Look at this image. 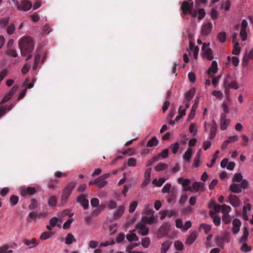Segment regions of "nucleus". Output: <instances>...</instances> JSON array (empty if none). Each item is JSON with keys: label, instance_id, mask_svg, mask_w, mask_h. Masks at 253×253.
<instances>
[{"label": "nucleus", "instance_id": "nucleus-47", "mask_svg": "<svg viewBox=\"0 0 253 253\" xmlns=\"http://www.w3.org/2000/svg\"><path fill=\"white\" fill-rule=\"evenodd\" d=\"M174 247L175 249L178 251H182L184 248L182 242L178 240L174 242Z\"/></svg>", "mask_w": 253, "mask_h": 253}, {"label": "nucleus", "instance_id": "nucleus-20", "mask_svg": "<svg viewBox=\"0 0 253 253\" xmlns=\"http://www.w3.org/2000/svg\"><path fill=\"white\" fill-rule=\"evenodd\" d=\"M217 63L214 60L212 62L211 65L208 71V73L211 77H212L217 72Z\"/></svg>", "mask_w": 253, "mask_h": 253}, {"label": "nucleus", "instance_id": "nucleus-64", "mask_svg": "<svg viewBox=\"0 0 253 253\" xmlns=\"http://www.w3.org/2000/svg\"><path fill=\"white\" fill-rule=\"evenodd\" d=\"M73 221V219H70L66 221L63 225V228L65 230L69 229L71 227V224Z\"/></svg>", "mask_w": 253, "mask_h": 253}, {"label": "nucleus", "instance_id": "nucleus-39", "mask_svg": "<svg viewBox=\"0 0 253 253\" xmlns=\"http://www.w3.org/2000/svg\"><path fill=\"white\" fill-rule=\"evenodd\" d=\"M32 6V4L30 1H24L22 3V6L21 7V10L27 11L30 10Z\"/></svg>", "mask_w": 253, "mask_h": 253}, {"label": "nucleus", "instance_id": "nucleus-9", "mask_svg": "<svg viewBox=\"0 0 253 253\" xmlns=\"http://www.w3.org/2000/svg\"><path fill=\"white\" fill-rule=\"evenodd\" d=\"M248 30V22L246 20L243 19L241 25V30L240 36L242 41H245L247 39Z\"/></svg>", "mask_w": 253, "mask_h": 253}, {"label": "nucleus", "instance_id": "nucleus-38", "mask_svg": "<svg viewBox=\"0 0 253 253\" xmlns=\"http://www.w3.org/2000/svg\"><path fill=\"white\" fill-rule=\"evenodd\" d=\"M158 143L159 140L155 136H154L148 140L147 143V146L150 147H155L158 145Z\"/></svg>", "mask_w": 253, "mask_h": 253}, {"label": "nucleus", "instance_id": "nucleus-8", "mask_svg": "<svg viewBox=\"0 0 253 253\" xmlns=\"http://www.w3.org/2000/svg\"><path fill=\"white\" fill-rule=\"evenodd\" d=\"M146 223L141 220V221L136 225V229L137 230L138 233L142 236H145L149 232V228L146 227Z\"/></svg>", "mask_w": 253, "mask_h": 253}, {"label": "nucleus", "instance_id": "nucleus-42", "mask_svg": "<svg viewBox=\"0 0 253 253\" xmlns=\"http://www.w3.org/2000/svg\"><path fill=\"white\" fill-rule=\"evenodd\" d=\"M168 165L165 163H159L155 167V170L157 171H161L166 169Z\"/></svg>", "mask_w": 253, "mask_h": 253}, {"label": "nucleus", "instance_id": "nucleus-26", "mask_svg": "<svg viewBox=\"0 0 253 253\" xmlns=\"http://www.w3.org/2000/svg\"><path fill=\"white\" fill-rule=\"evenodd\" d=\"M76 242V239L74 236L70 233H68L65 238V243L67 245H70Z\"/></svg>", "mask_w": 253, "mask_h": 253}, {"label": "nucleus", "instance_id": "nucleus-63", "mask_svg": "<svg viewBox=\"0 0 253 253\" xmlns=\"http://www.w3.org/2000/svg\"><path fill=\"white\" fill-rule=\"evenodd\" d=\"M230 1L228 0H226L224 3L221 4V8L224 9L225 11H228L230 9Z\"/></svg>", "mask_w": 253, "mask_h": 253}, {"label": "nucleus", "instance_id": "nucleus-46", "mask_svg": "<svg viewBox=\"0 0 253 253\" xmlns=\"http://www.w3.org/2000/svg\"><path fill=\"white\" fill-rule=\"evenodd\" d=\"M53 235L51 232H45L42 233L40 236V239L42 240H45L50 238Z\"/></svg>", "mask_w": 253, "mask_h": 253}, {"label": "nucleus", "instance_id": "nucleus-54", "mask_svg": "<svg viewBox=\"0 0 253 253\" xmlns=\"http://www.w3.org/2000/svg\"><path fill=\"white\" fill-rule=\"evenodd\" d=\"M215 242L218 246L219 247H223L224 245L223 239L219 236L215 237Z\"/></svg>", "mask_w": 253, "mask_h": 253}, {"label": "nucleus", "instance_id": "nucleus-45", "mask_svg": "<svg viewBox=\"0 0 253 253\" xmlns=\"http://www.w3.org/2000/svg\"><path fill=\"white\" fill-rule=\"evenodd\" d=\"M222 208H221V212L223 215H227L231 211V208L229 206L226 205H222Z\"/></svg>", "mask_w": 253, "mask_h": 253}, {"label": "nucleus", "instance_id": "nucleus-36", "mask_svg": "<svg viewBox=\"0 0 253 253\" xmlns=\"http://www.w3.org/2000/svg\"><path fill=\"white\" fill-rule=\"evenodd\" d=\"M195 92V89L194 88L187 91L185 94V100H187L188 101H190L194 97Z\"/></svg>", "mask_w": 253, "mask_h": 253}, {"label": "nucleus", "instance_id": "nucleus-55", "mask_svg": "<svg viewBox=\"0 0 253 253\" xmlns=\"http://www.w3.org/2000/svg\"><path fill=\"white\" fill-rule=\"evenodd\" d=\"M188 196L186 194H182L178 201V203L180 205H183L187 200Z\"/></svg>", "mask_w": 253, "mask_h": 253}, {"label": "nucleus", "instance_id": "nucleus-49", "mask_svg": "<svg viewBox=\"0 0 253 253\" xmlns=\"http://www.w3.org/2000/svg\"><path fill=\"white\" fill-rule=\"evenodd\" d=\"M189 132L193 136L196 135L197 132V127L195 124H191L189 126Z\"/></svg>", "mask_w": 253, "mask_h": 253}, {"label": "nucleus", "instance_id": "nucleus-30", "mask_svg": "<svg viewBox=\"0 0 253 253\" xmlns=\"http://www.w3.org/2000/svg\"><path fill=\"white\" fill-rule=\"evenodd\" d=\"M49 222L52 227L58 226L60 227L62 221L56 217H53L49 220Z\"/></svg>", "mask_w": 253, "mask_h": 253}, {"label": "nucleus", "instance_id": "nucleus-40", "mask_svg": "<svg viewBox=\"0 0 253 253\" xmlns=\"http://www.w3.org/2000/svg\"><path fill=\"white\" fill-rule=\"evenodd\" d=\"M217 39L220 42H225L226 40V33L225 32H219L217 35Z\"/></svg>", "mask_w": 253, "mask_h": 253}, {"label": "nucleus", "instance_id": "nucleus-61", "mask_svg": "<svg viewBox=\"0 0 253 253\" xmlns=\"http://www.w3.org/2000/svg\"><path fill=\"white\" fill-rule=\"evenodd\" d=\"M212 94L216 97L217 98L221 99L223 97V93L219 90H214L212 92Z\"/></svg>", "mask_w": 253, "mask_h": 253}, {"label": "nucleus", "instance_id": "nucleus-15", "mask_svg": "<svg viewBox=\"0 0 253 253\" xmlns=\"http://www.w3.org/2000/svg\"><path fill=\"white\" fill-rule=\"evenodd\" d=\"M189 47L187 49L188 52H189V54H190L191 52L192 51L194 54V56L195 59H197L198 56V53H199V48L198 46H196L195 45V43L193 42L192 41H190L189 43Z\"/></svg>", "mask_w": 253, "mask_h": 253}, {"label": "nucleus", "instance_id": "nucleus-48", "mask_svg": "<svg viewBox=\"0 0 253 253\" xmlns=\"http://www.w3.org/2000/svg\"><path fill=\"white\" fill-rule=\"evenodd\" d=\"M241 52V48L239 47V42H237L235 43L232 50V53L235 55H238Z\"/></svg>", "mask_w": 253, "mask_h": 253}, {"label": "nucleus", "instance_id": "nucleus-41", "mask_svg": "<svg viewBox=\"0 0 253 253\" xmlns=\"http://www.w3.org/2000/svg\"><path fill=\"white\" fill-rule=\"evenodd\" d=\"M141 245L143 247L148 248L150 245V239L149 237L143 238L141 240Z\"/></svg>", "mask_w": 253, "mask_h": 253}, {"label": "nucleus", "instance_id": "nucleus-43", "mask_svg": "<svg viewBox=\"0 0 253 253\" xmlns=\"http://www.w3.org/2000/svg\"><path fill=\"white\" fill-rule=\"evenodd\" d=\"M165 181V178L162 177L160 178L159 180H157V179H154L152 181V183L156 186L161 187L164 183Z\"/></svg>", "mask_w": 253, "mask_h": 253}, {"label": "nucleus", "instance_id": "nucleus-51", "mask_svg": "<svg viewBox=\"0 0 253 253\" xmlns=\"http://www.w3.org/2000/svg\"><path fill=\"white\" fill-rule=\"evenodd\" d=\"M18 197L15 195H13L10 198V205L12 206H14L18 203Z\"/></svg>", "mask_w": 253, "mask_h": 253}, {"label": "nucleus", "instance_id": "nucleus-6", "mask_svg": "<svg viewBox=\"0 0 253 253\" xmlns=\"http://www.w3.org/2000/svg\"><path fill=\"white\" fill-rule=\"evenodd\" d=\"M18 88L19 86L18 85H14L8 92L4 95L0 101V104H4L9 100L13 96V95L16 93Z\"/></svg>", "mask_w": 253, "mask_h": 253}, {"label": "nucleus", "instance_id": "nucleus-14", "mask_svg": "<svg viewBox=\"0 0 253 253\" xmlns=\"http://www.w3.org/2000/svg\"><path fill=\"white\" fill-rule=\"evenodd\" d=\"M230 124V120L226 118L225 114H222L220 118V129L224 130L227 129Z\"/></svg>", "mask_w": 253, "mask_h": 253}, {"label": "nucleus", "instance_id": "nucleus-56", "mask_svg": "<svg viewBox=\"0 0 253 253\" xmlns=\"http://www.w3.org/2000/svg\"><path fill=\"white\" fill-rule=\"evenodd\" d=\"M238 136L237 135H233L229 136L227 140H226V144L233 143L238 140Z\"/></svg>", "mask_w": 253, "mask_h": 253}, {"label": "nucleus", "instance_id": "nucleus-53", "mask_svg": "<svg viewBox=\"0 0 253 253\" xmlns=\"http://www.w3.org/2000/svg\"><path fill=\"white\" fill-rule=\"evenodd\" d=\"M171 185L170 183H166L162 189V192L163 193H169L171 189Z\"/></svg>", "mask_w": 253, "mask_h": 253}, {"label": "nucleus", "instance_id": "nucleus-21", "mask_svg": "<svg viewBox=\"0 0 253 253\" xmlns=\"http://www.w3.org/2000/svg\"><path fill=\"white\" fill-rule=\"evenodd\" d=\"M193 151L192 148L188 147L184 154L183 155V159L186 162H190Z\"/></svg>", "mask_w": 253, "mask_h": 253}, {"label": "nucleus", "instance_id": "nucleus-10", "mask_svg": "<svg viewBox=\"0 0 253 253\" xmlns=\"http://www.w3.org/2000/svg\"><path fill=\"white\" fill-rule=\"evenodd\" d=\"M193 7V2H190L186 0H184L181 6V9L182 11V13L184 14H187L192 11Z\"/></svg>", "mask_w": 253, "mask_h": 253}, {"label": "nucleus", "instance_id": "nucleus-29", "mask_svg": "<svg viewBox=\"0 0 253 253\" xmlns=\"http://www.w3.org/2000/svg\"><path fill=\"white\" fill-rule=\"evenodd\" d=\"M192 188L196 192L202 191L204 189V184L200 182H195Z\"/></svg>", "mask_w": 253, "mask_h": 253}, {"label": "nucleus", "instance_id": "nucleus-2", "mask_svg": "<svg viewBox=\"0 0 253 253\" xmlns=\"http://www.w3.org/2000/svg\"><path fill=\"white\" fill-rule=\"evenodd\" d=\"M76 182H72L68 184L63 189V193L61 198L62 203H65L70 196L72 190L76 185Z\"/></svg>", "mask_w": 253, "mask_h": 253}, {"label": "nucleus", "instance_id": "nucleus-11", "mask_svg": "<svg viewBox=\"0 0 253 253\" xmlns=\"http://www.w3.org/2000/svg\"><path fill=\"white\" fill-rule=\"evenodd\" d=\"M19 191L20 195L22 196L33 195L36 193L35 188L32 187H22L19 188Z\"/></svg>", "mask_w": 253, "mask_h": 253}, {"label": "nucleus", "instance_id": "nucleus-60", "mask_svg": "<svg viewBox=\"0 0 253 253\" xmlns=\"http://www.w3.org/2000/svg\"><path fill=\"white\" fill-rule=\"evenodd\" d=\"M88 246L90 249H95L98 246H99L98 242L96 241L91 240L88 242Z\"/></svg>", "mask_w": 253, "mask_h": 253}, {"label": "nucleus", "instance_id": "nucleus-33", "mask_svg": "<svg viewBox=\"0 0 253 253\" xmlns=\"http://www.w3.org/2000/svg\"><path fill=\"white\" fill-rule=\"evenodd\" d=\"M171 245V242L169 241H166L162 244L161 248V253H166L169 249Z\"/></svg>", "mask_w": 253, "mask_h": 253}, {"label": "nucleus", "instance_id": "nucleus-17", "mask_svg": "<svg viewBox=\"0 0 253 253\" xmlns=\"http://www.w3.org/2000/svg\"><path fill=\"white\" fill-rule=\"evenodd\" d=\"M233 227H232V231L234 234H237L240 229V227L241 225V221L240 219L235 218L233 220L232 222Z\"/></svg>", "mask_w": 253, "mask_h": 253}, {"label": "nucleus", "instance_id": "nucleus-3", "mask_svg": "<svg viewBox=\"0 0 253 253\" xmlns=\"http://www.w3.org/2000/svg\"><path fill=\"white\" fill-rule=\"evenodd\" d=\"M204 127L205 130L206 132H207L208 129L209 128H210L209 138L211 140L213 139L215 136L217 130V125L215 122L213 121L211 124H209L207 122H205L204 124Z\"/></svg>", "mask_w": 253, "mask_h": 253}, {"label": "nucleus", "instance_id": "nucleus-1", "mask_svg": "<svg viewBox=\"0 0 253 253\" xmlns=\"http://www.w3.org/2000/svg\"><path fill=\"white\" fill-rule=\"evenodd\" d=\"M18 45L21 55L26 56L27 61L30 59L32 57V52L34 48V42L33 39L30 37H23L19 40Z\"/></svg>", "mask_w": 253, "mask_h": 253}, {"label": "nucleus", "instance_id": "nucleus-12", "mask_svg": "<svg viewBox=\"0 0 253 253\" xmlns=\"http://www.w3.org/2000/svg\"><path fill=\"white\" fill-rule=\"evenodd\" d=\"M226 202L235 208L240 206L241 204V201L239 198L234 195H229Z\"/></svg>", "mask_w": 253, "mask_h": 253}, {"label": "nucleus", "instance_id": "nucleus-27", "mask_svg": "<svg viewBox=\"0 0 253 253\" xmlns=\"http://www.w3.org/2000/svg\"><path fill=\"white\" fill-rule=\"evenodd\" d=\"M243 231V234L239 240V243L241 244L245 243L249 236V231L247 227H244Z\"/></svg>", "mask_w": 253, "mask_h": 253}, {"label": "nucleus", "instance_id": "nucleus-31", "mask_svg": "<svg viewBox=\"0 0 253 253\" xmlns=\"http://www.w3.org/2000/svg\"><path fill=\"white\" fill-rule=\"evenodd\" d=\"M190 180L189 179H185L182 183L183 190L185 191H192V188L190 186Z\"/></svg>", "mask_w": 253, "mask_h": 253}, {"label": "nucleus", "instance_id": "nucleus-57", "mask_svg": "<svg viewBox=\"0 0 253 253\" xmlns=\"http://www.w3.org/2000/svg\"><path fill=\"white\" fill-rule=\"evenodd\" d=\"M243 179L242 175L241 173H236L232 179L233 182H241Z\"/></svg>", "mask_w": 253, "mask_h": 253}, {"label": "nucleus", "instance_id": "nucleus-19", "mask_svg": "<svg viewBox=\"0 0 253 253\" xmlns=\"http://www.w3.org/2000/svg\"><path fill=\"white\" fill-rule=\"evenodd\" d=\"M15 105V103H12L5 106H0V118L5 114V113L10 111Z\"/></svg>", "mask_w": 253, "mask_h": 253}, {"label": "nucleus", "instance_id": "nucleus-62", "mask_svg": "<svg viewBox=\"0 0 253 253\" xmlns=\"http://www.w3.org/2000/svg\"><path fill=\"white\" fill-rule=\"evenodd\" d=\"M137 206V203L136 201L133 202L129 206V212L130 213L133 212L136 209Z\"/></svg>", "mask_w": 253, "mask_h": 253}, {"label": "nucleus", "instance_id": "nucleus-34", "mask_svg": "<svg viewBox=\"0 0 253 253\" xmlns=\"http://www.w3.org/2000/svg\"><path fill=\"white\" fill-rule=\"evenodd\" d=\"M252 209V206L250 204L248 203L245 205L243 208V216L245 220H248L249 217L247 211H250Z\"/></svg>", "mask_w": 253, "mask_h": 253}, {"label": "nucleus", "instance_id": "nucleus-58", "mask_svg": "<svg viewBox=\"0 0 253 253\" xmlns=\"http://www.w3.org/2000/svg\"><path fill=\"white\" fill-rule=\"evenodd\" d=\"M127 166L129 167H135L136 164V160L134 158H129L127 162Z\"/></svg>", "mask_w": 253, "mask_h": 253}, {"label": "nucleus", "instance_id": "nucleus-44", "mask_svg": "<svg viewBox=\"0 0 253 253\" xmlns=\"http://www.w3.org/2000/svg\"><path fill=\"white\" fill-rule=\"evenodd\" d=\"M117 203L114 200H109L107 203V207L111 210H114L117 208Z\"/></svg>", "mask_w": 253, "mask_h": 253}, {"label": "nucleus", "instance_id": "nucleus-4", "mask_svg": "<svg viewBox=\"0 0 253 253\" xmlns=\"http://www.w3.org/2000/svg\"><path fill=\"white\" fill-rule=\"evenodd\" d=\"M210 43H204L202 47V54L204 58L211 60L213 58L212 52L209 48Z\"/></svg>", "mask_w": 253, "mask_h": 253}, {"label": "nucleus", "instance_id": "nucleus-7", "mask_svg": "<svg viewBox=\"0 0 253 253\" xmlns=\"http://www.w3.org/2000/svg\"><path fill=\"white\" fill-rule=\"evenodd\" d=\"M212 24L211 22H208L203 24L201 28V34L203 36L209 35L212 29Z\"/></svg>", "mask_w": 253, "mask_h": 253}, {"label": "nucleus", "instance_id": "nucleus-22", "mask_svg": "<svg viewBox=\"0 0 253 253\" xmlns=\"http://www.w3.org/2000/svg\"><path fill=\"white\" fill-rule=\"evenodd\" d=\"M157 218V215L152 214L150 217L143 216L142 218V220L145 223L152 224L156 221Z\"/></svg>", "mask_w": 253, "mask_h": 253}, {"label": "nucleus", "instance_id": "nucleus-23", "mask_svg": "<svg viewBox=\"0 0 253 253\" xmlns=\"http://www.w3.org/2000/svg\"><path fill=\"white\" fill-rule=\"evenodd\" d=\"M23 242L25 245L29 247V248H34L38 245L37 240L35 238H32L31 240L25 239Z\"/></svg>", "mask_w": 253, "mask_h": 253}, {"label": "nucleus", "instance_id": "nucleus-52", "mask_svg": "<svg viewBox=\"0 0 253 253\" xmlns=\"http://www.w3.org/2000/svg\"><path fill=\"white\" fill-rule=\"evenodd\" d=\"M41 59V55L37 54L35 56V62L33 67L34 70H35L38 67Z\"/></svg>", "mask_w": 253, "mask_h": 253}, {"label": "nucleus", "instance_id": "nucleus-50", "mask_svg": "<svg viewBox=\"0 0 253 253\" xmlns=\"http://www.w3.org/2000/svg\"><path fill=\"white\" fill-rule=\"evenodd\" d=\"M9 21V18H3L0 19V27L4 28L8 24Z\"/></svg>", "mask_w": 253, "mask_h": 253}, {"label": "nucleus", "instance_id": "nucleus-37", "mask_svg": "<svg viewBox=\"0 0 253 253\" xmlns=\"http://www.w3.org/2000/svg\"><path fill=\"white\" fill-rule=\"evenodd\" d=\"M11 246L8 245H4L0 247V253H12Z\"/></svg>", "mask_w": 253, "mask_h": 253}, {"label": "nucleus", "instance_id": "nucleus-25", "mask_svg": "<svg viewBox=\"0 0 253 253\" xmlns=\"http://www.w3.org/2000/svg\"><path fill=\"white\" fill-rule=\"evenodd\" d=\"M210 215L213 219V222L215 225H219L221 222L220 217L212 211H210Z\"/></svg>", "mask_w": 253, "mask_h": 253}, {"label": "nucleus", "instance_id": "nucleus-24", "mask_svg": "<svg viewBox=\"0 0 253 253\" xmlns=\"http://www.w3.org/2000/svg\"><path fill=\"white\" fill-rule=\"evenodd\" d=\"M93 183L99 188H102L107 184L108 181L104 180L101 177H99L93 181Z\"/></svg>", "mask_w": 253, "mask_h": 253}, {"label": "nucleus", "instance_id": "nucleus-32", "mask_svg": "<svg viewBox=\"0 0 253 253\" xmlns=\"http://www.w3.org/2000/svg\"><path fill=\"white\" fill-rule=\"evenodd\" d=\"M126 238L129 242L137 241L138 240V237L134 233V231L129 232V233L126 235Z\"/></svg>", "mask_w": 253, "mask_h": 253}, {"label": "nucleus", "instance_id": "nucleus-59", "mask_svg": "<svg viewBox=\"0 0 253 253\" xmlns=\"http://www.w3.org/2000/svg\"><path fill=\"white\" fill-rule=\"evenodd\" d=\"M179 145L178 142H175L171 144V148L173 154H176L179 149Z\"/></svg>", "mask_w": 253, "mask_h": 253}, {"label": "nucleus", "instance_id": "nucleus-13", "mask_svg": "<svg viewBox=\"0 0 253 253\" xmlns=\"http://www.w3.org/2000/svg\"><path fill=\"white\" fill-rule=\"evenodd\" d=\"M126 210V204H124L118 207L113 212V217L115 220L119 219L124 213Z\"/></svg>", "mask_w": 253, "mask_h": 253}, {"label": "nucleus", "instance_id": "nucleus-16", "mask_svg": "<svg viewBox=\"0 0 253 253\" xmlns=\"http://www.w3.org/2000/svg\"><path fill=\"white\" fill-rule=\"evenodd\" d=\"M77 202L80 203L84 209H86L88 207V201L84 194L81 195L78 197Z\"/></svg>", "mask_w": 253, "mask_h": 253}, {"label": "nucleus", "instance_id": "nucleus-18", "mask_svg": "<svg viewBox=\"0 0 253 253\" xmlns=\"http://www.w3.org/2000/svg\"><path fill=\"white\" fill-rule=\"evenodd\" d=\"M197 238V233L196 231L192 232L188 236L185 241V244L188 245H192Z\"/></svg>", "mask_w": 253, "mask_h": 253}, {"label": "nucleus", "instance_id": "nucleus-5", "mask_svg": "<svg viewBox=\"0 0 253 253\" xmlns=\"http://www.w3.org/2000/svg\"><path fill=\"white\" fill-rule=\"evenodd\" d=\"M248 186L247 181L244 180L241 184H232L230 186V190L233 193H239L241 192L242 189L246 188Z\"/></svg>", "mask_w": 253, "mask_h": 253}, {"label": "nucleus", "instance_id": "nucleus-28", "mask_svg": "<svg viewBox=\"0 0 253 253\" xmlns=\"http://www.w3.org/2000/svg\"><path fill=\"white\" fill-rule=\"evenodd\" d=\"M230 77L228 75H227L224 79L223 85L225 88V94L228 99H229L230 93H229V88L227 87L228 85V81L230 79Z\"/></svg>", "mask_w": 253, "mask_h": 253}, {"label": "nucleus", "instance_id": "nucleus-35", "mask_svg": "<svg viewBox=\"0 0 253 253\" xmlns=\"http://www.w3.org/2000/svg\"><path fill=\"white\" fill-rule=\"evenodd\" d=\"M57 202V198L55 196L52 195L49 196L48 199L47 204L50 207L56 206Z\"/></svg>", "mask_w": 253, "mask_h": 253}]
</instances>
